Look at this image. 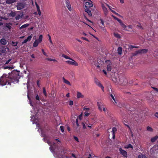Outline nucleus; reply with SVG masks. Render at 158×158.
I'll use <instances>...</instances> for the list:
<instances>
[{
    "instance_id": "nucleus-26",
    "label": "nucleus",
    "mask_w": 158,
    "mask_h": 158,
    "mask_svg": "<svg viewBox=\"0 0 158 158\" xmlns=\"http://www.w3.org/2000/svg\"><path fill=\"white\" fill-rule=\"evenodd\" d=\"M119 23L120 25L124 29V30H125L127 27L126 25H125L124 23H123L121 20V22H119Z\"/></svg>"
},
{
    "instance_id": "nucleus-20",
    "label": "nucleus",
    "mask_w": 158,
    "mask_h": 158,
    "mask_svg": "<svg viewBox=\"0 0 158 158\" xmlns=\"http://www.w3.org/2000/svg\"><path fill=\"white\" fill-rule=\"evenodd\" d=\"M117 130L115 127H113L112 129V132H113V138L114 139L115 138V132Z\"/></svg>"
},
{
    "instance_id": "nucleus-14",
    "label": "nucleus",
    "mask_w": 158,
    "mask_h": 158,
    "mask_svg": "<svg viewBox=\"0 0 158 158\" xmlns=\"http://www.w3.org/2000/svg\"><path fill=\"white\" fill-rule=\"evenodd\" d=\"M139 54L146 53L148 52V50L147 49H144L139 50Z\"/></svg>"
},
{
    "instance_id": "nucleus-60",
    "label": "nucleus",
    "mask_w": 158,
    "mask_h": 158,
    "mask_svg": "<svg viewBox=\"0 0 158 158\" xmlns=\"http://www.w3.org/2000/svg\"><path fill=\"white\" fill-rule=\"evenodd\" d=\"M49 149L50 150L52 151V152H53V148L52 147H50L49 148Z\"/></svg>"
},
{
    "instance_id": "nucleus-29",
    "label": "nucleus",
    "mask_w": 158,
    "mask_h": 158,
    "mask_svg": "<svg viewBox=\"0 0 158 158\" xmlns=\"http://www.w3.org/2000/svg\"><path fill=\"white\" fill-rule=\"evenodd\" d=\"M97 105H98V106L99 110L100 111H102V108L101 107V106L102 105V103H100L99 102H97Z\"/></svg>"
},
{
    "instance_id": "nucleus-4",
    "label": "nucleus",
    "mask_w": 158,
    "mask_h": 158,
    "mask_svg": "<svg viewBox=\"0 0 158 158\" xmlns=\"http://www.w3.org/2000/svg\"><path fill=\"white\" fill-rule=\"evenodd\" d=\"M43 36L42 35H40L39 39L36 40L33 44V46L34 47H37L39 43H41L42 40Z\"/></svg>"
},
{
    "instance_id": "nucleus-40",
    "label": "nucleus",
    "mask_w": 158,
    "mask_h": 158,
    "mask_svg": "<svg viewBox=\"0 0 158 158\" xmlns=\"http://www.w3.org/2000/svg\"><path fill=\"white\" fill-rule=\"evenodd\" d=\"M8 68L9 69H12L13 68V66H5V69H6Z\"/></svg>"
},
{
    "instance_id": "nucleus-28",
    "label": "nucleus",
    "mask_w": 158,
    "mask_h": 158,
    "mask_svg": "<svg viewBox=\"0 0 158 158\" xmlns=\"http://www.w3.org/2000/svg\"><path fill=\"white\" fill-rule=\"evenodd\" d=\"M124 147L125 148L127 149L130 148H131L132 149H133V146L131 144H129L128 145L125 146Z\"/></svg>"
},
{
    "instance_id": "nucleus-43",
    "label": "nucleus",
    "mask_w": 158,
    "mask_h": 158,
    "mask_svg": "<svg viewBox=\"0 0 158 158\" xmlns=\"http://www.w3.org/2000/svg\"><path fill=\"white\" fill-rule=\"evenodd\" d=\"M100 20L101 21L100 23L102 24V25L104 26V22L103 21L102 19H100Z\"/></svg>"
},
{
    "instance_id": "nucleus-5",
    "label": "nucleus",
    "mask_w": 158,
    "mask_h": 158,
    "mask_svg": "<svg viewBox=\"0 0 158 158\" xmlns=\"http://www.w3.org/2000/svg\"><path fill=\"white\" fill-rule=\"evenodd\" d=\"M94 82L99 87H100L103 92L104 91V87L103 85L101 84L100 81L97 78H95Z\"/></svg>"
},
{
    "instance_id": "nucleus-18",
    "label": "nucleus",
    "mask_w": 158,
    "mask_h": 158,
    "mask_svg": "<svg viewBox=\"0 0 158 158\" xmlns=\"http://www.w3.org/2000/svg\"><path fill=\"white\" fill-rule=\"evenodd\" d=\"M63 82L64 83H65V84H67V85H71V84L70 82L68 80H67L64 77H63Z\"/></svg>"
},
{
    "instance_id": "nucleus-55",
    "label": "nucleus",
    "mask_w": 158,
    "mask_h": 158,
    "mask_svg": "<svg viewBox=\"0 0 158 158\" xmlns=\"http://www.w3.org/2000/svg\"><path fill=\"white\" fill-rule=\"evenodd\" d=\"M27 41V39H26L23 42L22 44H24L26 43Z\"/></svg>"
},
{
    "instance_id": "nucleus-37",
    "label": "nucleus",
    "mask_w": 158,
    "mask_h": 158,
    "mask_svg": "<svg viewBox=\"0 0 158 158\" xmlns=\"http://www.w3.org/2000/svg\"><path fill=\"white\" fill-rule=\"evenodd\" d=\"M112 16L115 19L117 20L119 23L121 22V19H119L118 18L113 15H112Z\"/></svg>"
},
{
    "instance_id": "nucleus-8",
    "label": "nucleus",
    "mask_w": 158,
    "mask_h": 158,
    "mask_svg": "<svg viewBox=\"0 0 158 158\" xmlns=\"http://www.w3.org/2000/svg\"><path fill=\"white\" fill-rule=\"evenodd\" d=\"M65 4L67 7L70 11L72 10V7L69 0H65Z\"/></svg>"
},
{
    "instance_id": "nucleus-52",
    "label": "nucleus",
    "mask_w": 158,
    "mask_h": 158,
    "mask_svg": "<svg viewBox=\"0 0 158 158\" xmlns=\"http://www.w3.org/2000/svg\"><path fill=\"white\" fill-rule=\"evenodd\" d=\"M151 87L152 88H153L154 89V91H156V92H157L158 91V89H157L156 88L152 87Z\"/></svg>"
},
{
    "instance_id": "nucleus-19",
    "label": "nucleus",
    "mask_w": 158,
    "mask_h": 158,
    "mask_svg": "<svg viewBox=\"0 0 158 158\" xmlns=\"http://www.w3.org/2000/svg\"><path fill=\"white\" fill-rule=\"evenodd\" d=\"M158 138V136L156 135V136L152 138L151 139V141L152 142H155Z\"/></svg>"
},
{
    "instance_id": "nucleus-51",
    "label": "nucleus",
    "mask_w": 158,
    "mask_h": 158,
    "mask_svg": "<svg viewBox=\"0 0 158 158\" xmlns=\"http://www.w3.org/2000/svg\"><path fill=\"white\" fill-rule=\"evenodd\" d=\"M82 124L83 125L82 128L83 129H86V126H85V124L84 123H82Z\"/></svg>"
},
{
    "instance_id": "nucleus-61",
    "label": "nucleus",
    "mask_w": 158,
    "mask_h": 158,
    "mask_svg": "<svg viewBox=\"0 0 158 158\" xmlns=\"http://www.w3.org/2000/svg\"><path fill=\"white\" fill-rule=\"evenodd\" d=\"M155 116L158 118V112H156L155 114Z\"/></svg>"
},
{
    "instance_id": "nucleus-42",
    "label": "nucleus",
    "mask_w": 158,
    "mask_h": 158,
    "mask_svg": "<svg viewBox=\"0 0 158 158\" xmlns=\"http://www.w3.org/2000/svg\"><path fill=\"white\" fill-rule=\"evenodd\" d=\"M90 114V113L88 112H85L84 113V115L85 116H88Z\"/></svg>"
},
{
    "instance_id": "nucleus-53",
    "label": "nucleus",
    "mask_w": 158,
    "mask_h": 158,
    "mask_svg": "<svg viewBox=\"0 0 158 158\" xmlns=\"http://www.w3.org/2000/svg\"><path fill=\"white\" fill-rule=\"evenodd\" d=\"M11 60V59H10L9 60H8L6 62L5 64L6 65V64H8Z\"/></svg>"
},
{
    "instance_id": "nucleus-59",
    "label": "nucleus",
    "mask_w": 158,
    "mask_h": 158,
    "mask_svg": "<svg viewBox=\"0 0 158 158\" xmlns=\"http://www.w3.org/2000/svg\"><path fill=\"white\" fill-rule=\"evenodd\" d=\"M57 157H58V158H63V155H58Z\"/></svg>"
},
{
    "instance_id": "nucleus-45",
    "label": "nucleus",
    "mask_w": 158,
    "mask_h": 158,
    "mask_svg": "<svg viewBox=\"0 0 158 158\" xmlns=\"http://www.w3.org/2000/svg\"><path fill=\"white\" fill-rule=\"evenodd\" d=\"M48 36L49 39V41H50V43L52 44H53V43H52V40H51V36L49 34L48 35Z\"/></svg>"
},
{
    "instance_id": "nucleus-7",
    "label": "nucleus",
    "mask_w": 158,
    "mask_h": 158,
    "mask_svg": "<svg viewBox=\"0 0 158 158\" xmlns=\"http://www.w3.org/2000/svg\"><path fill=\"white\" fill-rule=\"evenodd\" d=\"M71 60H67L66 61V62L69 64L71 65H74L75 66H77L78 65V64L77 62H76L75 60H73L72 59V60H71Z\"/></svg>"
},
{
    "instance_id": "nucleus-25",
    "label": "nucleus",
    "mask_w": 158,
    "mask_h": 158,
    "mask_svg": "<svg viewBox=\"0 0 158 158\" xmlns=\"http://www.w3.org/2000/svg\"><path fill=\"white\" fill-rule=\"evenodd\" d=\"M12 25L11 23H7L6 24V27L9 29H10L11 28V25Z\"/></svg>"
},
{
    "instance_id": "nucleus-64",
    "label": "nucleus",
    "mask_w": 158,
    "mask_h": 158,
    "mask_svg": "<svg viewBox=\"0 0 158 158\" xmlns=\"http://www.w3.org/2000/svg\"><path fill=\"white\" fill-rule=\"evenodd\" d=\"M106 6H108V7L109 8L110 10H112L111 9V7L110 6H109L107 4H106Z\"/></svg>"
},
{
    "instance_id": "nucleus-22",
    "label": "nucleus",
    "mask_w": 158,
    "mask_h": 158,
    "mask_svg": "<svg viewBox=\"0 0 158 158\" xmlns=\"http://www.w3.org/2000/svg\"><path fill=\"white\" fill-rule=\"evenodd\" d=\"M16 15L15 12L11 11L9 14V16L12 17H14Z\"/></svg>"
},
{
    "instance_id": "nucleus-57",
    "label": "nucleus",
    "mask_w": 158,
    "mask_h": 158,
    "mask_svg": "<svg viewBox=\"0 0 158 158\" xmlns=\"http://www.w3.org/2000/svg\"><path fill=\"white\" fill-rule=\"evenodd\" d=\"M111 11L112 12H113V13L115 14L116 15H118V14L115 11H114L112 10H111Z\"/></svg>"
},
{
    "instance_id": "nucleus-54",
    "label": "nucleus",
    "mask_w": 158,
    "mask_h": 158,
    "mask_svg": "<svg viewBox=\"0 0 158 158\" xmlns=\"http://www.w3.org/2000/svg\"><path fill=\"white\" fill-rule=\"evenodd\" d=\"M100 28L103 31H106V29H105V28L104 27H100Z\"/></svg>"
},
{
    "instance_id": "nucleus-11",
    "label": "nucleus",
    "mask_w": 158,
    "mask_h": 158,
    "mask_svg": "<svg viewBox=\"0 0 158 158\" xmlns=\"http://www.w3.org/2000/svg\"><path fill=\"white\" fill-rule=\"evenodd\" d=\"M85 5L86 8H89L93 6L92 2H85Z\"/></svg>"
},
{
    "instance_id": "nucleus-49",
    "label": "nucleus",
    "mask_w": 158,
    "mask_h": 158,
    "mask_svg": "<svg viewBox=\"0 0 158 158\" xmlns=\"http://www.w3.org/2000/svg\"><path fill=\"white\" fill-rule=\"evenodd\" d=\"M73 138H74V139L77 142H78L79 141V139H78V138L77 137H76V136H74Z\"/></svg>"
},
{
    "instance_id": "nucleus-46",
    "label": "nucleus",
    "mask_w": 158,
    "mask_h": 158,
    "mask_svg": "<svg viewBox=\"0 0 158 158\" xmlns=\"http://www.w3.org/2000/svg\"><path fill=\"white\" fill-rule=\"evenodd\" d=\"M32 38V36L31 35H29L26 39L27 41H30Z\"/></svg>"
},
{
    "instance_id": "nucleus-47",
    "label": "nucleus",
    "mask_w": 158,
    "mask_h": 158,
    "mask_svg": "<svg viewBox=\"0 0 158 158\" xmlns=\"http://www.w3.org/2000/svg\"><path fill=\"white\" fill-rule=\"evenodd\" d=\"M69 105L71 106H72L73 105V101L72 100L69 101Z\"/></svg>"
},
{
    "instance_id": "nucleus-31",
    "label": "nucleus",
    "mask_w": 158,
    "mask_h": 158,
    "mask_svg": "<svg viewBox=\"0 0 158 158\" xmlns=\"http://www.w3.org/2000/svg\"><path fill=\"white\" fill-rule=\"evenodd\" d=\"M139 48V46H133L132 45H130L129 46V48L130 49H132L133 48Z\"/></svg>"
},
{
    "instance_id": "nucleus-27",
    "label": "nucleus",
    "mask_w": 158,
    "mask_h": 158,
    "mask_svg": "<svg viewBox=\"0 0 158 158\" xmlns=\"http://www.w3.org/2000/svg\"><path fill=\"white\" fill-rule=\"evenodd\" d=\"M28 24L27 23L22 25L20 27V29H21L24 28H25L29 26Z\"/></svg>"
},
{
    "instance_id": "nucleus-56",
    "label": "nucleus",
    "mask_w": 158,
    "mask_h": 158,
    "mask_svg": "<svg viewBox=\"0 0 158 158\" xmlns=\"http://www.w3.org/2000/svg\"><path fill=\"white\" fill-rule=\"evenodd\" d=\"M35 99L36 100H40V98H39V96L38 95H37L36 97H35Z\"/></svg>"
},
{
    "instance_id": "nucleus-21",
    "label": "nucleus",
    "mask_w": 158,
    "mask_h": 158,
    "mask_svg": "<svg viewBox=\"0 0 158 158\" xmlns=\"http://www.w3.org/2000/svg\"><path fill=\"white\" fill-rule=\"evenodd\" d=\"M85 11L88 13L89 16H92L91 12L89 8H85Z\"/></svg>"
},
{
    "instance_id": "nucleus-30",
    "label": "nucleus",
    "mask_w": 158,
    "mask_h": 158,
    "mask_svg": "<svg viewBox=\"0 0 158 158\" xmlns=\"http://www.w3.org/2000/svg\"><path fill=\"white\" fill-rule=\"evenodd\" d=\"M114 35L115 37H116L118 38H121L120 35L117 33H114Z\"/></svg>"
},
{
    "instance_id": "nucleus-58",
    "label": "nucleus",
    "mask_w": 158,
    "mask_h": 158,
    "mask_svg": "<svg viewBox=\"0 0 158 158\" xmlns=\"http://www.w3.org/2000/svg\"><path fill=\"white\" fill-rule=\"evenodd\" d=\"M37 12L38 13L39 15H41L40 10H37Z\"/></svg>"
},
{
    "instance_id": "nucleus-17",
    "label": "nucleus",
    "mask_w": 158,
    "mask_h": 158,
    "mask_svg": "<svg viewBox=\"0 0 158 158\" xmlns=\"http://www.w3.org/2000/svg\"><path fill=\"white\" fill-rule=\"evenodd\" d=\"M106 62L108 64L107 65V69H111L110 61V60H107Z\"/></svg>"
},
{
    "instance_id": "nucleus-41",
    "label": "nucleus",
    "mask_w": 158,
    "mask_h": 158,
    "mask_svg": "<svg viewBox=\"0 0 158 158\" xmlns=\"http://www.w3.org/2000/svg\"><path fill=\"white\" fill-rule=\"evenodd\" d=\"M147 130L148 131H153L152 129L149 126L147 127Z\"/></svg>"
},
{
    "instance_id": "nucleus-1",
    "label": "nucleus",
    "mask_w": 158,
    "mask_h": 158,
    "mask_svg": "<svg viewBox=\"0 0 158 158\" xmlns=\"http://www.w3.org/2000/svg\"><path fill=\"white\" fill-rule=\"evenodd\" d=\"M20 71L18 70H13L11 73L8 74H3L0 78V86L11 85L12 82L19 81Z\"/></svg>"
},
{
    "instance_id": "nucleus-34",
    "label": "nucleus",
    "mask_w": 158,
    "mask_h": 158,
    "mask_svg": "<svg viewBox=\"0 0 158 158\" xmlns=\"http://www.w3.org/2000/svg\"><path fill=\"white\" fill-rule=\"evenodd\" d=\"M114 94H110V96L111 97V98H112V99L115 102V103H117V102L114 98Z\"/></svg>"
},
{
    "instance_id": "nucleus-48",
    "label": "nucleus",
    "mask_w": 158,
    "mask_h": 158,
    "mask_svg": "<svg viewBox=\"0 0 158 158\" xmlns=\"http://www.w3.org/2000/svg\"><path fill=\"white\" fill-rule=\"evenodd\" d=\"M60 128L62 132H63L64 131V127L63 126H61L60 127Z\"/></svg>"
},
{
    "instance_id": "nucleus-36",
    "label": "nucleus",
    "mask_w": 158,
    "mask_h": 158,
    "mask_svg": "<svg viewBox=\"0 0 158 158\" xmlns=\"http://www.w3.org/2000/svg\"><path fill=\"white\" fill-rule=\"evenodd\" d=\"M12 45L13 46H16L18 44V42H14L13 41H12Z\"/></svg>"
},
{
    "instance_id": "nucleus-33",
    "label": "nucleus",
    "mask_w": 158,
    "mask_h": 158,
    "mask_svg": "<svg viewBox=\"0 0 158 158\" xmlns=\"http://www.w3.org/2000/svg\"><path fill=\"white\" fill-rule=\"evenodd\" d=\"M62 56L66 59L72 60V59L70 57L64 54H62Z\"/></svg>"
},
{
    "instance_id": "nucleus-9",
    "label": "nucleus",
    "mask_w": 158,
    "mask_h": 158,
    "mask_svg": "<svg viewBox=\"0 0 158 158\" xmlns=\"http://www.w3.org/2000/svg\"><path fill=\"white\" fill-rule=\"evenodd\" d=\"M16 6L18 10H20L24 7L25 4L22 3H19L17 4Z\"/></svg>"
},
{
    "instance_id": "nucleus-44",
    "label": "nucleus",
    "mask_w": 158,
    "mask_h": 158,
    "mask_svg": "<svg viewBox=\"0 0 158 158\" xmlns=\"http://www.w3.org/2000/svg\"><path fill=\"white\" fill-rule=\"evenodd\" d=\"M42 51L44 55L45 56H48V55L47 54L44 52V49H42Z\"/></svg>"
},
{
    "instance_id": "nucleus-32",
    "label": "nucleus",
    "mask_w": 158,
    "mask_h": 158,
    "mask_svg": "<svg viewBox=\"0 0 158 158\" xmlns=\"http://www.w3.org/2000/svg\"><path fill=\"white\" fill-rule=\"evenodd\" d=\"M138 158H148L146 156L144 155L141 154L138 156Z\"/></svg>"
},
{
    "instance_id": "nucleus-50",
    "label": "nucleus",
    "mask_w": 158,
    "mask_h": 158,
    "mask_svg": "<svg viewBox=\"0 0 158 158\" xmlns=\"http://www.w3.org/2000/svg\"><path fill=\"white\" fill-rule=\"evenodd\" d=\"M35 5H36L37 8V10H40V6H39L36 3V2H35Z\"/></svg>"
},
{
    "instance_id": "nucleus-39",
    "label": "nucleus",
    "mask_w": 158,
    "mask_h": 158,
    "mask_svg": "<svg viewBox=\"0 0 158 158\" xmlns=\"http://www.w3.org/2000/svg\"><path fill=\"white\" fill-rule=\"evenodd\" d=\"M43 93L44 94L45 96L46 97L47 94L46 92V90H45L44 87L43 88Z\"/></svg>"
},
{
    "instance_id": "nucleus-24",
    "label": "nucleus",
    "mask_w": 158,
    "mask_h": 158,
    "mask_svg": "<svg viewBox=\"0 0 158 158\" xmlns=\"http://www.w3.org/2000/svg\"><path fill=\"white\" fill-rule=\"evenodd\" d=\"M16 2V0H6V3L7 4H11Z\"/></svg>"
},
{
    "instance_id": "nucleus-62",
    "label": "nucleus",
    "mask_w": 158,
    "mask_h": 158,
    "mask_svg": "<svg viewBox=\"0 0 158 158\" xmlns=\"http://www.w3.org/2000/svg\"><path fill=\"white\" fill-rule=\"evenodd\" d=\"M124 124L130 130H131V128H130V127H129V126L128 125L125 124Z\"/></svg>"
},
{
    "instance_id": "nucleus-23",
    "label": "nucleus",
    "mask_w": 158,
    "mask_h": 158,
    "mask_svg": "<svg viewBox=\"0 0 158 158\" xmlns=\"http://www.w3.org/2000/svg\"><path fill=\"white\" fill-rule=\"evenodd\" d=\"M118 54L121 55L122 53V48L120 47H118Z\"/></svg>"
},
{
    "instance_id": "nucleus-63",
    "label": "nucleus",
    "mask_w": 158,
    "mask_h": 158,
    "mask_svg": "<svg viewBox=\"0 0 158 158\" xmlns=\"http://www.w3.org/2000/svg\"><path fill=\"white\" fill-rule=\"evenodd\" d=\"M82 39L85 40H86L87 41H89L88 40L87 38H85L83 37L82 38Z\"/></svg>"
},
{
    "instance_id": "nucleus-13",
    "label": "nucleus",
    "mask_w": 158,
    "mask_h": 158,
    "mask_svg": "<svg viewBox=\"0 0 158 158\" xmlns=\"http://www.w3.org/2000/svg\"><path fill=\"white\" fill-rule=\"evenodd\" d=\"M0 43L2 45H5L7 43V41L4 38H2L0 40Z\"/></svg>"
},
{
    "instance_id": "nucleus-35",
    "label": "nucleus",
    "mask_w": 158,
    "mask_h": 158,
    "mask_svg": "<svg viewBox=\"0 0 158 158\" xmlns=\"http://www.w3.org/2000/svg\"><path fill=\"white\" fill-rule=\"evenodd\" d=\"M46 60H47L48 61H56V60L54 59L47 58L46 59Z\"/></svg>"
},
{
    "instance_id": "nucleus-2",
    "label": "nucleus",
    "mask_w": 158,
    "mask_h": 158,
    "mask_svg": "<svg viewBox=\"0 0 158 158\" xmlns=\"http://www.w3.org/2000/svg\"><path fill=\"white\" fill-rule=\"evenodd\" d=\"M102 71L108 77H111L112 81L117 85H125L128 81L124 75L118 76L117 73L114 70H102Z\"/></svg>"
},
{
    "instance_id": "nucleus-15",
    "label": "nucleus",
    "mask_w": 158,
    "mask_h": 158,
    "mask_svg": "<svg viewBox=\"0 0 158 158\" xmlns=\"http://www.w3.org/2000/svg\"><path fill=\"white\" fill-rule=\"evenodd\" d=\"M23 13H21L20 14V15H18L15 17V19L16 20H18L21 19L22 18L23 16Z\"/></svg>"
},
{
    "instance_id": "nucleus-16",
    "label": "nucleus",
    "mask_w": 158,
    "mask_h": 158,
    "mask_svg": "<svg viewBox=\"0 0 158 158\" xmlns=\"http://www.w3.org/2000/svg\"><path fill=\"white\" fill-rule=\"evenodd\" d=\"M84 95H82L81 93L79 92H77V98H84Z\"/></svg>"
},
{
    "instance_id": "nucleus-12",
    "label": "nucleus",
    "mask_w": 158,
    "mask_h": 158,
    "mask_svg": "<svg viewBox=\"0 0 158 158\" xmlns=\"http://www.w3.org/2000/svg\"><path fill=\"white\" fill-rule=\"evenodd\" d=\"M6 48L5 46H0V52L2 53H5L6 52Z\"/></svg>"
},
{
    "instance_id": "nucleus-10",
    "label": "nucleus",
    "mask_w": 158,
    "mask_h": 158,
    "mask_svg": "<svg viewBox=\"0 0 158 158\" xmlns=\"http://www.w3.org/2000/svg\"><path fill=\"white\" fill-rule=\"evenodd\" d=\"M101 6L103 9L104 15L105 16H106L108 13V11L107 8L105 6L104 4L103 3L102 4Z\"/></svg>"
},
{
    "instance_id": "nucleus-6",
    "label": "nucleus",
    "mask_w": 158,
    "mask_h": 158,
    "mask_svg": "<svg viewBox=\"0 0 158 158\" xmlns=\"http://www.w3.org/2000/svg\"><path fill=\"white\" fill-rule=\"evenodd\" d=\"M120 153L124 157L127 158V152L123 150L121 148H119V149Z\"/></svg>"
},
{
    "instance_id": "nucleus-3",
    "label": "nucleus",
    "mask_w": 158,
    "mask_h": 158,
    "mask_svg": "<svg viewBox=\"0 0 158 158\" xmlns=\"http://www.w3.org/2000/svg\"><path fill=\"white\" fill-rule=\"evenodd\" d=\"M75 122L73 123V125L74 126V131L77 133H78L80 131V127L78 122V119L77 118L75 119Z\"/></svg>"
},
{
    "instance_id": "nucleus-38",
    "label": "nucleus",
    "mask_w": 158,
    "mask_h": 158,
    "mask_svg": "<svg viewBox=\"0 0 158 158\" xmlns=\"http://www.w3.org/2000/svg\"><path fill=\"white\" fill-rule=\"evenodd\" d=\"M139 54V50L137 51H136L134 53H132V55L133 56H135L137 55L138 54Z\"/></svg>"
}]
</instances>
